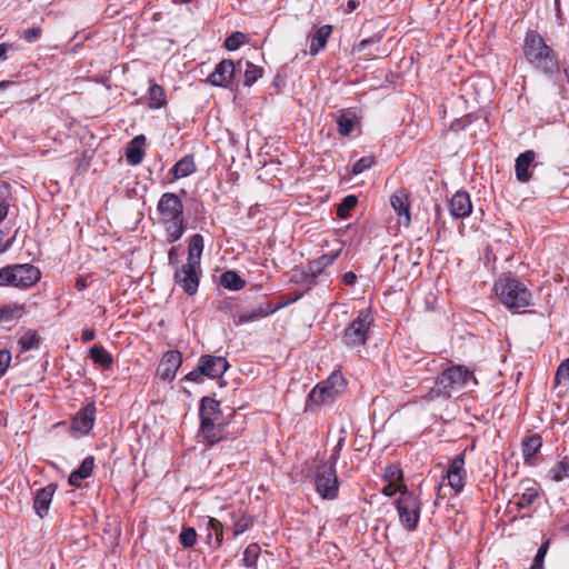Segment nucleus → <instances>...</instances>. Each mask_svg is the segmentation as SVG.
<instances>
[{
  "label": "nucleus",
  "instance_id": "59",
  "mask_svg": "<svg viewBox=\"0 0 569 569\" xmlns=\"http://www.w3.org/2000/svg\"><path fill=\"white\" fill-rule=\"evenodd\" d=\"M96 337L94 330L92 329H84L81 335L82 342H89L92 341Z\"/></svg>",
  "mask_w": 569,
  "mask_h": 569
},
{
  "label": "nucleus",
  "instance_id": "41",
  "mask_svg": "<svg viewBox=\"0 0 569 569\" xmlns=\"http://www.w3.org/2000/svg\"><path fill=\"white\" fill-rule=\"evenodd\" d=\"M197 537L198 535L193 527H182L179 540L183 548H192L197 542Z\"/></svg>",
  "mask_w": 569,
  "mask_h": 569
},
{
  "label": "nucleus",
  "instance_id": "7",
  "mask_svg": "<svg viewBox=\"0 0 569 569\" xmlns=\"http://www.w3.org/2000/svg\"><path fill=\"white\" fill-rule=\"evenodd\" d=\"M347 381L341 372H332L326 380L319 382L308 395L306 410L311 406L330 405L343 392Z\"/></svg>",
  "mask_w": 569,
  "mask_h": 569
},
{
  "label": "nucleus",
  "instance_id": "50",
  "mask_svg": "<svg viewBox=\"0 0 569 569\" xmlns=\"http://www.w3.org/2000/svg\"><path fill=\"white\" fill-rule=\"evenodd\" d=\"M41 33H42V30L40 27H32V28L23 31L22 38L27 42L32 43L40 38Z\"/></svg>",
  "mask_w": 569,
  "mask_h": 569
},
{
  "label": "nucleus",
  "instance_id": "43",
  "mask_svg": "<svg viewBox=\"0 0 569 569\" xmlns=\"http://www.w3.org/2000/svg\"><path fill=\"white\" fill-rule=\"evenodd\" d=\"M550 546V540H545L541 546L538 548V551L535 556L533 562L530 567V569H545V558L548 552Z\"/></svg>",
  "mask_w": 569,
  "mask_h": 569
},
{
  "label": "nucleus",
  "instance_id": "38",
  "mask_svg": "<svg viewBox=\"0 0 569 569\" xmlns=\"http://www.w3.org/2000/svg\"><path fill=\"white\" fill-rule=\"evenodd\" d=\"M358 204V198L355 194L346 196L340 203L337 204V216L340 219H347L350 211Z\"/></svg>",
  "mask_w": 569,
  "mask_h": 569
},
{
  "label": "nucleus",
  "instance_id": "3",
  "mask_svg": "<svg viewBox=\"0 0 569 569\" xmlns=\"http://www.w3.org/2000/svg\"><path fill=\"white\" fill-rule=\"evenodd\" d=\"M493 291L500 303L513 313L532 306V293L527 286L515 277L501 278L495 282Z\"/></svg>",
  "mask_w": 569,
  "mask_h": 569
},
{
  "label": "nucleus",
  "instance_id": "26",
  "mask_svg": "<svg viewBox=\"0 0 569 569\" xmlns=\"http://www.w3.org/2000/svg\"><path fill=\"white\" fill-rule=\"evenodd\" d=\"M197 170L193 154H186L170 169L174 180L186 178Z\"/></svg>",
  "mask_w": 569,
  "mask_h": 569
},
{
  "label": "nucleus",
  "instance_id": "17",
  "mask_svg": "<svg viewBox=\"0 0 569 569\" xmlns=\"http://www.w3.org/2000/svg\"><path fill=\"white\" fill-rule=\"evenodd\" d=\"M204 528V543L212 550H218L222 546L223 541V528L222 523L212 517H206L203 519Z\"/></svg>",
  "mask_w": 569,
  "mask_h": 569
},
{
  "label": "nucleus",
  "instance_id": "33",
  "mask_svg": "<svg viewBox=\"0 0 569 569\" xmlns=\"http://www.w3.org/2000/svg\"><path fill=\"white\" fill-rule=\"evenodd\" d=\"M89 357L96 365L106 369L110 368L113 363L112 355L101 345H93L89 350Z\"/></svg>",
  "mask_w": 569,
  "mask_h": 569
},
{
  "label": "nucleus",
  "instance_id": "54",
  "mask_svg": "<svg viewBox=\"0 0 569 569\" xmlns=\"http://www.w3.org/2000/svg\"><path fill=\"white\" fill-rule=\"evenodd\" d=\"M382 39V34L381 33H377L372 37H369V38H366V39H362L359 44L357 46V50L358 51H362L365 50L368 46L370 44H373V43H377L379 42L380 40Z\"/></svg>",
  "mask_w": 569,
  "mask_h": 569
},
{
  "label": "nucleus",
  "instance_id": "16",
  "mask_svg": "<svg viewBox=\"0 0 569 569\" xmlns=\"http://www.w3.org/2000/svg\"><path fill=\"white\" fill-rule=\"evenodd\" d=\"M96 421V405L94 402H89L84 407H82L72 418L71 421V430L87 435L89 433Z\"/></svg>",
  "mask_w": 569,
  "mask_h": 569
},
{
  "label": "nucleus",
  "instance_id": "27",
  "mask_svg": "<svg viewBox=\"0 0 569 569\" xmlns=\"http://www.w3.org/2000/svg\"><path fill=\"white\" fill-rule=\"evenodd\" d=\"M341 251H342V244L338 249L332 250L329 253H325V254L320 256L319 258L310 261L308 263V270L313 273L322 274L323 271L326 270V268L331 266L333 263V261L340 256Z\"/></svg>",
  "mask_w": 569,
  "mask_h": 569
},
{
  "label": "nucleus",
  "instance_id": "9",
  "mask_svg": "<svg viewBox=\"0 0 569 569\" xmlns=\"http://www.w3.org/2000/svg\"><path fill=\"white\" fill-rule=\"evenodd\" d=\"M230 365L224 357L202 355L197 367L184 376V380L200 383L203 377L219 379L229 369Z\"/></svg>",
  "mask_w": 569,
  "mask_h": 569
},
{
  "label": "nucleus",
  "instance_id": "8",
  "mask_svg": "<svg viewBox=\"0 0 569 569\" xmlns=\"http://www.w3.org/2000/svg\"><path fill=\"white\" fill-rule=\"evenodd\" d=\"M373 323V317L369 308L361 309L356 319L343 330L341 340L349 349L365 346L369 339V330Z\"/></svg>",
  "mask_w": 569,
  "mask_h": 569
},
{
  "label": "nucleus",
  "instance_id": "25",
  "mask_svg": "<svg viewBox=\"0 0 569 569\" xmlns=\"http://www.w3.org/2000/svg\"><path fill=\"white\" fill-rule=\"evenodd\" d=\"M332 32L330 24H323L317 29L315 34L310 37V54L317 56L327 46L328 39Z\"/></svg>",
  "mask_w": 569,
  "mask_h": 569
},
{
  "label": "nucleus",
  "instance_id": "49",
  "mask_svg": "<svg viewBox=\"0 0 569 569\" xmlns=\"http://www.w3.org/2000/svg\"><path fill=\"white\" fill-rule=\"evenodd\" d=\"M51 501L52 500H33V509L40 518H43L48 513Z\"/></svg>",
  "mask_w": 569,
  "mask_h": 569
},
{
  "label": "nucleus",
  "instance_id": "58",
  "mask_svg": "<svg viewBox=\"0 0 569 569\" xmlns=\"http://www.w3.org/2000/svg\"><path fill=\"white\" fill-rule=\"evenodd\" d=\"M340 452L336 449L332 450V453L330 455L328 461L323 462V466H333L336 468V463L339 459Z\"/></svg>",
  "mask_w": 569,
  "mask_h": 569
},
{
  "label": "nucleus",
  "instance_id": "35",
  "mask_svg": "<svg viewBox=\"0 0 569 569\" xmlns=\"http://www.w3.org/2000/svg\"><path fill=\"white\" fill-rule=\"evenodd\" d=\"M220 284L226 289L238 291L246 286V280L242 279L238 272L227 270L220 276Z\"/></svg>",
  "mask_w": 569,
  "mask_h": 569
},
{
  "label": "nucleus",
  "instance_id": "34",
  "mask_svg": "<svg viewBox=\"0 0 569 569\" xmlns=\"http://www.w3.org/2000/svg\"><path fill=\"white\" fill-rule=\"evenodd\" d=\"M241 309V299L238 297H227L218 301L217 310L222 313L229 315L233 321L238 319Z\"/></svg>",
  "mask_w": 569,
  "mask_h": 569
},
{
  "label": "nucleus",
  "instance_id": "6",
  "mask_svg": "<svg viewBox=\"0 0 569 569\" xmlns=\"http://www.w3.org/2000/svg\"><path fill=\"white\" fill-rule=\"evenodd\" d=\"M41 279V271L31 263L8 264L0 269V287L29 289Z\"/></svg>",
  "mask_w": 569,
  "mask_h": 569
},
{
  "label": "nucleus",
  "instance_id": "51",
  "mask_svg": "<svg viewBox=\"0 0 569 569\" xmlns=\"http://www.w3.org/2000/svg\"><path fill=\"white\" fill-rule=\"evenodd\" d=\"M11 361V353L7 349H0V377H2Z\"/></svg>",
  "mask_w": 569,
  "mask_h": 569
},
{
  "label": "nucleus",
  "instance_id": "48",
  "mask_svg": "<svg viewBox=\"0 0 569 569\" xmlns=\"http://www.w3.org/2000/svg\"><path fill=\"white\" fill-rule=\"evenodd\" d=\"M463 478L465 475H447L448 483L455 490L456 493H459L462 490L465 486Z\"/></svg>",
  "mask_w": 569,
  "mask_h": 569
},
{
  "label": "nucleus",
  "instance_id": "63",
  "mask_svg": "<svg viewBox=\"0 0 569 569\" xmlns=\"http://www.w3.org/2000/svg\"><path fill=\"white\" fill-rule=\"evenodd\" d=\"M9 212V204L7 202L0 203V223L6 219Z\"/></svg>",
  "mask_w": 569,
  "mask_h": 569
},
{
  "label": "nucleus",
  "instance_id": "15",
  "mask_svg": "<svg viewBox=\"0 0 569 569\" xmlns=\"http://www.w3.org/2000/svg\"><path fill=\"white\" fill-rule=\"evenodd\" d=\"M182 365V355L178 350H169L161 358L158 368L157 375L163 381H172L176 377L177 370Z\"/></svg>",
  "mask_w": 569,
  "mask_h": 569
},
{
  "label": "nucleus",
  "instance_id": "62",
  "mask_svg": "<svg viewBox=\"0 0 569 569\" xmlns=\"http://www.w3.org/2000/svg\"><path fill=\"white\" fill-rule=\"evenodd\" d=\"M74 286H76L77 290L82 291L89 286V283H88V280L86 277H78L76 279Z\"/></svg>",
  "mask_w": 569,
  "mask_h": 569
},
{
  "label": "nucleus",
  "instance_id": "64",
  "mask_svg": "<svg viewBox=\"0 0 569 569\" xmlns=\"http://www.w3.org/2000/svg\"><path fill=\"white\" fill-rule=\"evenodd\" d=\"M555 6H556V17H557V20L559 22V24H562V12H561V8H560V0H555Z\"/></svg>",
  "mask_w": 569,
  "mask_h": 569
},
{
  "label": "nucleus",
  "instance_id": "47",
  "mask_svg": "<svg viewBox=\"0 0 569 569\" xmlns=\"http://www.w3.org/2000/svg\"><path fill=\"white\" fill-rule=\"evenodd\" d=\"M562 380H569V358L558 366L555 375L556 385H560Z\"/></svg>",
  "mask_w": 569,
  "mask_h": 569
},
{
  "label": "nucleus",
  "instance_id": "44",
  "mask_svg": "<svg viewBox=\"0 0 569 569\" xmlns=\"http://www.w3.org/2000/svg\"><path fill=\"white\" fill-rule=\"evenodd\" d=\"M375 162H376V159L373 156L362 157L353 163V166L351 168V172L353 174H360L363 171L370 169L372 167V164H375Z\"/></svg>",
  "mask_w": 569,
  "mask_h": 569
},
{
  "label": "nucleus",
  "instance_id": "60",
  "mask_svg": "<svg viewBox=\"0 0 569 569\" xmlns=\"http://www.w3.org/2000/svg\"><path fill=\"white\" fill-rule=\"evenodd\" d=\"M520 498H538V490L535 487H527Z\"/></svg>",
  "mask_w": 569,
  "mask_h": 569
},
{
  "label": "nucleus",
  "instance_id": "52",
  "mask_svg": "<svg viewBox=\"0 0 569 569\" xmlns=\"http://www.w3.org/2000/svg\"><path fill=\"white\" fill-rule=\"evenodd\" d=\"M179 250H178V247H171L168 251V264L173 268V269H177L179 267Z\"/></svg>",
  "mask_w": 569,
  "mask_h": 569
},
{
  "label": "nucleus",
  "instance_id": "55",
  "mask_svg": "<svg viewBox=\"0 0 569 569\" xmlns=\"http://www.w3.org/2000/svg\"><path fill=\"white\" fill-rule=\"evenodd\" d=\"M320 274L321 273L310 272L309 270L306 272L305 280H306L307 284L309 286V288H311L312 286L318 284V277Z\"/></svg>",
  "mask_w": 569,
  "mask_h": 569
},
{
  "label": "nucleus",
  "instance_id": "24",
  "mask_svg": "<svg viewBox=\"0 0 569 569\" xmlns=\"http://www.w3.org/2000/svg\"><path fill=\"white\" fill-rule=\"evenodd\" d=\"M390 204L399 217H405V224L410 223V204L405 190H399L390 197Z\"/></svg>",
  "mask_w": 569,
  "mask_h": 569
},
{
  "label": "nucleus",
  "instance_id": "19",
  "mask_svg": "<svg viewBox=\"0 0 569 569\" xmlns=\"http://www.w3.org/2000/svg\"><path fill=\"white\" fill-rule=\"evenodd\" d=\"M282 306L283 305L273 306L269 301L261 302L259 306H257L252 310L243 311V312L239 313L238 319L234 320V325L241 326L243 323L258 321L262 318H266V317L274 313Z\"/></svg>",
  "mask_w": 569,
  "mask_h": 569
},
{
  "label": "nucleus",
  "instance_id": "29",
  "mask_svg": "<svg viewBox=\"0 0 569 569\" xmlns=\"http://www.w3.org/2000/svg\"><path fill=\"white\" fill-rule=\"evenodd\" d=\"M233 520V535L232 538L238 537L253 526V517L240 508L232 515Z\"/></svg>",
  "mask_w": 569,
  "mask_h": 569
},
{
  "label": "nucleus",
  "instance_id": "57",
  "mask_svg": "<svg viewBox=\"0 0 569 569\" xmlns=\"http://www.w3.org/2000/svg\"><path fill=\"white\" fill-rule=\"evenodd\" d=\"M470 123V120H467V119H457L452 124H451V129L452 130H463L468 124Z\"/></svg>",
  "mask_w": 569,
  "mask_h": 569
},
{
  "label": "nucleus",
  "instance_id": "18",
  "mask_svg": "<svg viewBox=\"0 0 569 569\" xmlns=\"http://www.w3.org/2000/svg\"><path fill=\"white\" fill-rule=\"evenodd\" d=\"M282 306L283 305L273 306L269 301L261 302L259 306H257L252 310L243 311V312L239 313L238 319L234 320V325L241 326L243 323L258 321L262 318H266V317L274 313Z\"/></svg>",
  "mask_w": 569,
  "mask_h": 569
},
{
  "label": "nucleus",
  "instance_id": "53",
  "mask_svg": "<svg viewBox=\"0 0 569 569\" xmlns=\"http://www.w3.org/2000/svg\"><path fill=\"white\" fill-rule=\"evenodd\" d=\"M57 490L56 483H49L48 486L41 488L34 498H52Z\"/></svg>",
  "mask_w": 569,
  "mask_h": 569
},
{
  "label": "nucleus",
  "instance_id": "2",
  "mask_svg": "<svg viewBox=\"0 0 569 569\" xmlns=\"http://www.w3.org/2000/svg\"><path fill=\"white\" fill-rule=\"evenodd\" d=\"M159 222L164 226L167 241L173 243L181 239L187 230L183 217V204L177 193L164 192L157 204Z\"/></svg>",
  "mask_w": 569,
  "mask_h": 569
},
{
  "label": "nucleus",
  "instance_id": "4",
  "mask_svg": "<svg viewBox=\"0 0 569 569\" xmlns=\"http://www.w3.org/2000/svg\"><path fill=\"white\" fill-rule=\"evenodd\" d=\"M200 431L210 445L218 443L223 439V422L220 402L212 397L206 396L200 400L199 406Z\"/></svg>",
  "mask_w": 569,
  "mask_h": 569
},
{
  "label": "nucleus",
  "instance_id": "45",
  "mask_svg": "<svg viewBox=\"0 0 569 569\" xmlns=\"http://www.w3.org/2000/svg\"><path fill=\"white\" fill-rule=\"evenodd\" d=\"M549 475L555 481H560L566 477H569V463L566 461H560L552 469H550Z\"/></svg>",
  "mask_w": 569,
  "mask_h": 569
},
{
  "label": "nucleus",
  "instance_id": "21",
  "mask_svg": "<svg viewBox=\"0 0 569 569\" xmlns=\"http://www.w3.org/2000/svg\"><path fill=\"white\" fill-rule=\"evenodd\" d=\"M449 211L453 218H466L472 211L470 196L466 191H457L449 201Z\"/></svg>",
  "mask_w": 569,
  "mask_h": 569
},
{
  "label": "nucleus",
  "instance_id": "56",
  "mask_svg": "<svg viewBox=\"0 0 569 569\" xmlns=\"http://www.w3.org/2000/svg\"><path fill=\"white\" fill-rule=\"evenodd\" d=\"M342 281L346 286H353L357 282V274L353 271H348L343 274Z\"/></svg>",
  "mask_w": 569,
  "mask_h": 569
},
{
  "label": "nucleus",
  "instance_id": "23",
  "mask_svg": "<svg viewBox=\"0 0 569 569\" xmlns=\"http://www.w3.org/2000/svg\"><path fill=\"white\" fill-rule=\"evenodd\" d=\"M93 468H94V457L93 456L86 457L81 461L80 466L70 473L69 483L73 487H79L82 480L89 478L92 475Z\"/></svg>",
  "mask_w": 569,
  "mask_h": 569
},
{
  "label": "nucleus",
  "instance_id": "46",
  "mask_svg": "<svg viewBox=\"0 0 569 569\" xmlns=\"http://www.w3.org/2000/svg\"><path fill=\"white\" fill-rule=\"evenodd\" d=\"M465 451L457 455L450 462L447 475H465Z\"/></svg>",
  "mask_w": 569,
  "mask_h": 569
},
{
  "label": "nucleus",
  "instance_id": "36",
  "mask_svg": "<svg viewBox=\"0 0 569 569\" xmlns=\"http://www.w3.org/2000/svg\"><path fill=\"white\" fill-rule=\"evenodd\" d=\"M24 312V306L19 303L0 306V322L19 320Z\"/></svg>",
  "mask_w": 569,
  "mask_h": 569
},
{
  "label": "nucleus",
  "instance_id": "32",
  "mask_svg": "<svg viewBox=\"0 0 569 569\" xmlns=\"http://www.w3.org/2000/svg\"><path fill=\"white\" fill-rule=\"evenodd\" d=\"M150 87H149V108L150 109H160L167 104V94L164 92V89L154 83L152 79L149 80Z\"/></svg>",
  "mask_w": 569,
  "mask_h": 569
},
{
  "label": "nucleus",
  "instance_id": "39",
  "mask_svg": "<svg viewBox=\"0 0 569 569\" xmlns=\"http://www.w3.org/2000/svg\"><path fill=\"white\" fill-rule=\"evenodd\" d=\"M18 345L23 352L31 349H37L40 345V337L38 336L37 331L28 330L22 337H20Z\"/></svg>",
  "mask_w": 569,
  "mask_h": 569
},
{
  "label": "nucleus",
  "instance_id": "5",
  "mask_svg": "<svg viewBox=\"0 0 569 569\" xmlns=\"http://www.w3.org/2000/svg\"><path fill=\"white\" fill-rule=\"evenodd\" d=\"M471 376V371L465 366L457 365L442 369L441 373L436 378L435 386L427 392L426 399L449 398L451 390L465 387Z\"/></svg>",
  "mask_w": 569,
  "mask_h": 569
},
{
  "label": "nucleus",
  "instance_id": "11",
  "mask_svg": "<svg viewBox=\"0 0 569 569\" xmlns=\"http://www.w3.org/2000/svg\"><path fill=\"white\" fill-rule=\"evenodd\" d=\"M316 490L321 498H337L339 480L333 466L319 465L317 467Z\"/></svg>",
  "mask_w": 569,
  "mask_h": 569
},
{
  "label": "nucleus",
  "instance_id": "28",
  "mask_svg": "<svg viewBox=\"0 0 569 569\" xmlns=\"http://www.w3.org/2000/svg\"><path fill=\"white\" fill-rule=\"evenodd\" d=\"M542 446V439L540 435H532L522 441V455L525 462L532 465V460Z\"/></svg>",
  "mask_w": 569,
  "mask_h": 569
},
{
  "label": "nucleus",
  "instance_id": "42",
  "mask_svg": "<svg viewBox=\"0 0 569 569\" xmlns=\"http://www.w3.org/2000/svg\"><path fill=\"white\" fill-rule=\"evenodd\" d=\"M246 34L240 31L232 32L229 37L224 39L223 47L228 51H234L240 48V46L244 42Z\"/></svg>",
  "mask_w": 569,
  "mask_h": 569
},
{
  "label": "nucleus",
  "instance_id": "22",
  "mask_svg": "<svg viewBox=\"0 0 569 569\" xmlns=\"http://www.w3.org/2000/svg\"><path fill=\"white\" fill-rule=\"evenodd\" d=\"M146 140L143 134H138L128 143L126 159L130 166H138L142 162L146 154L143 149Z\"/></svg>",
  "mask_w": 569,
  "mask_h": 569
},
{
  "label": "nucleus",
  "instance_id": "40",
  "mask_svg": "<svg viewBox=\"0 0 569 569\" xmlns=\"http://www.w3.org/2000/svg\"><path fill=\"white\" fill-rule=\"evenodd\" d=\"M246 67L243 84L246 87H251L259 78L262 77L263 69L250 61L246 62Z\"/></svg>",
  "mask_w": 569,
  "mask_h": 569
},
{
  "label": "nucleus",
  "instance_id": "10",
  "mask_svg": "<svg viewBox=\"0 0 569 569\" xmlns=\"http://www.w3.org/2000/svg\"><path fill=\"white\" fill-rule=\"evenodd\" d=\"M201 274L200 263L187 261L174 269L173 281L187 296L192 297L198 292Z\"/></svg>",
  "mask_w": 569,
  "mask_h": 569
},
{
  "label": "nucleus",
  "instance_id": "14",
  "mask_svg": "<svg viewBox=\"0 0 569 569\" xmlns=\"http://www.w3.org/2000/svg\"><path fill=\"white\" fill-rule=\"evenodd\" d=\"M236 74V64L230 59L220 61L209 74L208 82L214 87L230 88Z\"/></svg>",
  "mask_w": 569,
  "mask_h": 569
},
{
  "label": "nucleus",
  "instance_id": "20",
  "mask_svg": "<svg viewBox=\"0 0 569 569\" xmlns=\"http://www.w3.org/2000/svg\"><path fill=\"white\" fill-rule=\"evenodd\" d=\"M535 159L536 152L533 150H527L517 157L515 162V172L516 178L520 182H528L530 180V168H536L538 166V163L535 162Z\"/></svg>",
  "mask_w": 569,
  "mask_h": 569
},
{
  "label": "nucleus",
  "instance_id": "30",
  "mask_svg": "<svg viewBox=\"0 0 569 569\" xmlns=\"http://www.w3.org/2000/svg\"><path fill=\"white\" fill-rule=\"evenodd\" d=\"M204 248V240L200 233L192 234L188 243L187 261L200 263Z\"/></svg>",
  "mask_w": 569,
  "mask_h": 569
},
{
  "label": "nucleus",
  "instance_id": "37",
  "mask_svg": "<svg viewBox=\"0 0 569 569\" xmlns=\"http://www.w3.org/2000/svg\"><path fill=\"white\" fill-rule=\"evenodd\" d=\"M260 556V546L256 542L248 545L243 551L242 565L247 568H254Z\"/></svg>",
  "mask_w": 569,
  "mask_h": 569
},
{
  "label": "nucleus",
  "instance_id": "12",
  "mask_svg": "<svg viewBox=\"0 0 569 569\" xmlns=\"http://www.w3.org/2000/svg\"><path fill=\"white\" fill-rule=\"evenodd\" d=\"M381 493L387 497H392L397 493L405 496L407 493L401 468L390 465L385 469Z\"/></svg>",
  "mask_w": 569,
  "mask_h": 569
},
{
  "label": "nucleus",
  "instance_id": "31",
  "mask_svg": "<svg viewBox=\"0 0 569 569\" xmlns=\"http://www.w3.org/2000/svg\"><path fill=\"white\" fill-rule=\"evenodd\" d=\"M337 126H338V132L342 137H348L356 123V113L352 112L350 109L342 110L340 114L337 117Z\"/></svg>",
  "mask_w": 569,
  "mask_h": 569
},
{
  "label": "nucleus",
  "instance_id": "13",
  "mask_svg": "<svg viewBox=\"0 0 569 569\" xmlns=\"http://www.w3.org/2000/svg\"><path fill=\"white\" fill-rule=\"evenodd\" d=\"M395 506L399 515L401 523L408 530H415L420 519V501L419 500H395Z\"/></svg>",
  "mask_w": 569,
  "mask_h": 569
},
{
  "label": "nucleus",
  "instance_id": "61",
  "mask_svg": "<svg viewBox=\"0 0 569 569\" xmlns=\"http://www.w3.org/2000/svg\"><path fill=\"white\" fill-rule=\"evenodd\" d=\"M532 501L533 500H508L507 506L515 502V505L518 509H525V508H528Z\"/></svg>",
  "mask_w": 569,
  "mask_h": 569
},
{
  "label": "nucleus",
  "instance_id": "1",
  "mask_svg": "<svg viewBox=\"0 0 569 569\" xmlns=\"http://www.w3.org/2000/svg\"><path fill=\"white\" fill-rule=\"evenodd\" d=\"M523 56L537 70L552 76L559 72V62L555 50L536 30L527 31L523 41Z\"/></svg>",
  "mask_w": 569,
  "mask_h": 569
}]
</instances>
